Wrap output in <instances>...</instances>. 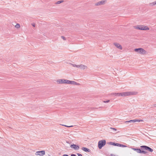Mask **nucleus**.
I'll return each mask as SVG.
<instances>
[{
    "mask_svg": "<svg viewBox=\"0 0 156 156\" xmlns=\"http://www.w3.org/2000/svg\"><path fill=\"white\" fill-rule=\"evenodd\" d=\"M110 129L113 130H114L115 131H116L117 130V129H116L114 128L111 127V128H110Z\"/></svg>",
    "mask_w": 156,
    "mask_h": 156,
    "instance_id": "obj_26",
    "label": "nucleus"
},
{
    "mask_svg": "<svg viewBox=\"0 0 156 156\" xmlns=\"http://www.w3.org/2000/svg\"><path fill=\"white\" fill-rule=\"evenodd\" d=\"M61 38L64 40H66V38L63 36H62Z\"/></svg>",
    "mask_w": 156,
    "mask_h": 156,
    "instance_id": "obj_27",
    "label": "nucleus"
},
{
    "mask_svg": "<svg viewBox=\"0 0 156 156\" xmlns=\"http://www.w3.org/2000/svg\"><path fill=\"white\" fill-rule=\"evenodd\" d=\"M70 147L71 148H73L75 150H78L80 148L78 145H76L74 144L71 145Z\"/></svg>",
    "mask_w": 156,
    "mask_h": 156,
    "instance_id": "obj_10",
    "label": "nucleus"
},
{
    "mask_svg": "<svg viewBox=\"0 0 156 156\" xmlns=\"http://www.w3.org/2000/svg\"><path fill=\"white\" fill-rule=\"evenodd\" d=\"M143 120H141V119L139 120V119H134V120H130L129 121H126L125 122V123H132L133 122H143Z\"/></svg>",
    "mask_w": 156,
    "mask_h": 156,
    "instance_id": "obj_6",
    "label": "nucleus"
},
{
    "mask_svg": "<svg viewBox=\"0 0 156 156\" xmlns=\"http://www.w3.org/2000/svg\"><path fill=\"white\" fill-rule=\"evenodd\" d=\"M135 151H136L137 152L139 153H143L144 154H146L147 152L145 151L141 150L140 149L138 148H133V149Z\"/></svg>",
    "mask_w": 156,
    "mask_h": 156,
    "instance_id": "obj_8",
    "label": "nucleus"
},
{
    "mask_svg": "<svg viewBox=\"0 0 156 156\" xmlns=\"http://www.w3.org/2000/svg\"><path fill=\"white\" fill-rule=\"evenodd\" d=\"M63 2H64V1L63 0L58 1H57L56 2H55V4H56V5L59 4H60Z\"/></svg>",
    "mask_w": 156,
    "mask_h": 156,
    "instance_id": "obj_19",
    "label": "nucleus"
},
{
    "mask_svg": "<svg viewBox=\"0 0 156 156\" xmlns=\"http://www.w3.org/2000/svg\"><path fill=\"white\" fill-rule=\"evenodd\" d=\"M134 28L136 29L142 30V25H137L136 26L134 27Z\"/></svg>",
    "mask_w": 156,
    "mask_h": 156,
    "instance_id": "obj_14",
    "label": "nucleus"
},
{
    "mask_svg": "<svg viewBox=\"0 0 156 156\" xmlns=\"http://www.w3.org/2000/svg\"><path fill=\"white\" fill-rule=\"evenodd\" d=\"M140 147L144 150L148 151L151 152H152L153 151V149L146 146H142Z\"/></svg>",
    "mask_w": 156,
    "mask_h": 156,
    "instance_id": "obj_5",
    "label": "nucleus"
},
{
    "mask_svg": "<svg viewBox=\"0 0 156 156\" xmlns=\"http://www.w3.org/2000/svg\"><path fill=\"white\" fill-rule=\"evenodd\" d=\"M134 51L142 55H145L147 53V51L142 48H135Z\"/></svg>",
    "mask_w": 156,
    "mask_h": 156,
    "instance_id": "obj_2",
    "label": "nucleus"
},
{
    "mask_svg": "<svg viewBox=\"0 0 156 156\" xmlns=\"http://www.w3.org/2000/svg\"><path fill=\"white\" fill-rule=\"evenodd\" d=\"M149 30V28L147 26L142 25V30Z\"/></svg>",
    "mask_w": 156,
    "mask_h": 156,
    "instance_id": "obj_16",
    "label": "nucleus"
},
{
    "mask_svg": "<svg viewBox=\"0 0 156 156\" xmlns=\"http://www.w3.org/2000/svg\"><path fill=\"white\" fill-rule=\"evenodd\" d=\"M115 143L114 142H109V144H110V145H114V146H115Z\"/></svg>",
    "mask_w": 156,
    "mask_h": 156,
    "instance_id": "obj_21",
    "label": "nucleus"
},
{
    "mask_svg": "<svg viewBox=\"0 0 156 156\" xmlns=\"http://www.w3.org/2000/svg\"><path fill=\"white\" fill-rule=\"evenodd\" d=\"M111 156H116L115 155H114V154H111Z\"/></svg>",
    "mask_w": 156,
    "mask_h": 156,
    "instance_id": "obj_33",
    "label": "nucleus"
},
{
    "mask_svg": "<svg viewBox=\"0 0 156 156\" xmlns=\"http://www.w3.org/2000/svg\"><path fill=\"white\" fill-rule=\"evenodd\" d=\"M62 156H69V155L66 154H64Z\"/></svg>",
    "mask_w": 156,
    "mask_h": 156,
    "instance_id": "obj_31",
    "label": "nucleus"
},
{
    "mask_svg": "<svg viewBox=\"0 0 156 156\" xmlns=\"http://www.w3.org/2000/svg\"><path fill=\"white\" fill-rule=\"evenodd\" d=\"M45 154V152L44 151H37L35 153V154L36 155H39L41 156H42L44 155Z\"/></svg>",
    "mask_w": 156,
    "mask_h": 156,
    "instance_id": "obj_7",
    "label": "nucleus"
},
{
    "mask_svg": "<svg viewBox=\"0 0 156 156\" xmlns=\"http://www.w3.org/2000/svg\"><path fill=\"white\" fill-rule=\"evenodd\" d=\"M156 5V1H154L153 2L150 3L149 5L151 6H153L154 5Z\"/></svg>",
    "mask_w": 156,
    "mask_h": 156,
    "instance_id": "obj_17",
    "label": "nucleus"
},
{
    "mask_svg": "<svg viewBox=\"0 0 156 156\" xmlns=\"http://www.w3.org/2000/svg\"><path fill=\"white\" fill-rule=\"evenodd\" d=\"M70 64L72 66L74 67H76L77 68H78V65H76L75 64H73L72 63H70Z\"/></svg>",
    "mask_w": 156,
    "mask_h": 156,
    "instance_id": "obj_20",
    "label": "nucleus"
},
{
    "mask_svg": "<svg viewBox=\"0 0 156 156\" xmlns=\"http://www.w3.org/2000/svg\"><path fill=\"white\" fill-rule=\"evenodd\" d=\"M64 79H58L57 80L56 82L58 84H64Z\"/></svg>",
    "mask_w": 156,
    "mask_h": 156,
    "instance_id": "obj_12",
    "label": "nucleus"
},
{
    "mask_svg": "<svg viewBox=\"0 0 156 156\" xmlns=\"http://www.w3.org/2000/svg\"><path fill=\"white\" fill-rule=\"evenodd\" d=\"M119 143H115V146H117L119 147Z\"/></svg>",
    "mask_w": 156,
    "mask_h": 156,
    "instance_id": "obj_28",
    "label": "nucleus"
},
{
    "mask_svg": "<svg viewBox=\"0 0 156 156\" xmlns=\"http://www.w3.org/2000/svg\"><path fill=\"white\" fill-rule=\"evenodd\" d=\"M109 101H110V100H107L106 101H103V102L104 103H108L109 102Z\"/></svg>",
    "mask_w": 156,
    "mask_h": 156,
    "instance_id": "obj_25",
    "label": "nucleus"
},
{
    "mask_svg": "<svg viewBox=\"0 0 156 156\" xmlns=\"http://www.w3.org/2000/svg\"><path fill=\"white\" fill-rule=\"evenodd\" d=\"M106 144V141L105 140H103L99 141L98 142V147L100 149H101L102 147L105 145Z\"/></svg>",
    "mask_w": 156,
    "mask_h": 156,
    "instance_id": "obj_3",
    "label": "nucleus"
},
{
    "mask_svg": "<svg viewBox=\"0 0 156 156\" xmlns=\"http://www.w3.org/2000/svg\"><path fill=\"white\" fill-rule=\"evenodd\" d=\"M15 27L17 28H18L20 27V25L19 24H17L15 26Z\"/></svg>",
    "mask_w": 156,
    "mask_h": 156,
    "instance_id": "obj_24",
    "label": "nucleus"
},
{
    "mask_svg": "<svg viewBox=\"0 0 156 156\" xmlns=\"http://www.w3.org/2000/svg\"><path fill=\"white\" fill-rule=\"evenodd\" d=\"M64 84L66 83V84H69L70 80H66V79H64Z\"/></svg>",
    "mask_w": 156,
    "mask_h": 156,
    "instance_id": "obj_18",
    "label": "nucleus"
},
{
    "mask_svg": "<svg viewBox=\"0 0 156 156\" xmlns=\"http://www.w3.org/2000/svg\"><path fill=\"white\" fill-rule=\"evenodd\" d=\"M114 45L117 48L119 49L122 50V46L119 43H114Z\"/></svg>",
    "mask_w": 156,
    "mask_h": 156,
    "instance_id": "obj_11",
    "label": "nucleus"
},
{
    "mask_svg": "<svg viewBox=\"0 0 156 156\" xmlns=\"http://www.w3.org/2000/svg\"><path fill=\"white\" fill-rule=\"evenodd\" d=\"M107 2V0H104L99 1L95 3V6H99L105 4Z\"/></svg>",
    "mask_w": 156,
    "mask_h": 156,
    "instance_id": "obj_4",
    "label": "nucleus"
},
{
    "mask_svg": "<svg viewBox=\"0 0 156 156\" xmlns=\"http://www.w3.org/2000/svg\"><path fill=\"white\" fill-rule=\"evenodd\" d=\"M77 154L78 156H82V155L80 154L77 153Z\"/></svg>",
    "mask_w": 156,
    "mask_h": 156,
    "instance_id": "obj_29",
    "label": "nucleus"
},
{
    "mask_svg": "<svg viewBox=\"0 0 156 156\" xmlns=\"http://www.w3.org/2000/svg\"><path fill=\"white\" fill-rule=\"evenodd\" d=\"M62 125L63 126H66V127H72L73 126H66V125Z\"/></svg>",
    "mask_w": 156,
    "mask_h": 156,
    "instance_id": "obj_23",
    "label": "nucleus"
},
{
    "mask_svg": "<svg viewBox=\"0 0 156 156\" xmlns=\"http://www.w3.org/2000/svg\"><path fill=\"white\" fill-rule=\"evenodd\" d=\"M119 147H126V146L125 145H122L120 144H119Z\"/></svg>",
    "mask_w": 156,
    "mask_h": 156,
    "instance_id": "obj_22",
    "label": "nucleus"
},
{
    "mask_svg": "<svg viewBox=\"0 0 156 156\" xmlns=\"http://www.w3.org/2000/svg\"><path fill=\"white\" fill-rule=\"evenodd\" d=\"M32 26L34 27H35V24L34 23H33L32 24Z\"/></svg>",
    "mask_w": 156,
    "mask_h": 156,
    "instance_id": "obj_30",
    "label": "nucleus"
},
{
    "mask_svg": "<svg viewBox=\"0 0 156 156\" xmlns=\"http://www.w3.org/2000/svg\"><path fill=\"white\" fill-rule=\"evenodd\" d=\"M69 84L76 85H80V83H77L75 81L71 80H70Z\"/></svg>",
    "mask_w": 156,
    "mask_h": 156,
    "instance_id": "obj_13",
    "label": "nucleus"
},
{
    "mask_svg": "<svg viewBox=\"0 0 156 156\" xmlns=\"http://www.w3.org/2000/svg\"><path fill=\"white\" fill-rule=\"evenodd\" d=\"M81 149L85 152H90V150L89 149L85 147H82Z\"/></svg>",
    "mask_w": 156,
    "mask_h": 156,
    "instance_id": "obj_15",
    "label": "nucleus"
},
{
    "mask_svg": "<svg viewBox=\"0 0 156 156\" xmlns=\"http://www.w3.org/2000/svg\"><path fill=\"white\" fill-rule=\"evenodd\" d=\"M137 93V92L136 91H127L121 93H114L112 94L114 96H126L136 95Z\"/></svg>",
    "mask_w": 156,
    "mask_h": 156,
    "instance_id": "obj_1",
    "label": "nucleus"
},
{
    "mask_svg": "<svg viewBox=\"0 0 156 156\" xmlns=\"http://www.w3.org/2000/svg\"><path fill=\"white\" fill-rule=\"evenodd\" d=\"M78 68L80 69H81L84 70L87 69V67L85 65L82 64L78 65Z\"/></svg>",
    "mask_w": 156,
    "mask_h": 156,
    "instance_id": "obj_9",
    "label": "nucleus"
},
{
    "mask_svg": "<svg viewBox=\"0 0 156 156\" xmlns=\"http://www.w3.org/2000/svg\"><path fill=\"white\" fill-rule=\"evenodd\" d=\"M71 156H76V155L75 154H72Z\"/></svg>",
    "mask_w": 156,
    "mask_h": 156,
    "instance_id": "obj_32",
    "label": "nucleus"
}]
</instances>
